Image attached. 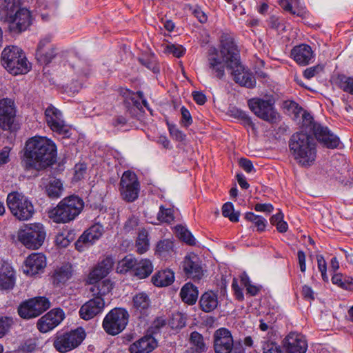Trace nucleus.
Wrapping results in <instances>:
<instances>
[{"mask_svg": "<svg viewBox=\"0 0 353 353\" xmlns=\"http://www.w3.org/2000/svg\"><path fill=\"white\" fill-rule=\"evenodd\" d=\"M21 157V164L26 171H41L57 161V146L50 139L44 137L28 139Z\"/></svg>", "mask_w": 353, "mask_h": 353, "instance_id": "1", "label": "nucleus"}, {"mask_svg": "<svg viewBox=\"0 0 353 353\" xmlns=\"http://www.w3.org/2000/svg\"><path fill=\"white\" fill-rule=\"evenodd\" d=\"M220 53L225 59L227 68L231 70L234 81L241 86L252 88L256 85V79L252 73L245 70L240 62V56L236 46L230 38L221 39Z\"/></svg>", "mask_w": 353, "mask_h": 353, "instance_id": "2", "label": "nucleus"}, {"mask_svg": "<svg viewBox=\"0 0 353 353\" xmlns=\"http://www.w3.org/2000/svg\"><path fill=\"white\" fill-rule=\"evenodd\" d=\"M289 148L294 159L301 165H312L316 157V143L307 133L296 132L289 141Z\"/></svg>", "mask_w": 353, "mask_h": 353, "instance_id": "3", "label": "nucleus"}, {"mask_svg": "<svg viewBox=\"0 0 353 353\" xmlns=\"http://www.w3.org/2000/svg\"><path fill=\"white\" fill-rule=\"evenodd\" d=\"M21 0H5L4 8L7 10L5 23L12 34L25 31L31 24V15L26 8H21Z\"/></svg>", "mask_w": 353, "mask_h": 353, "instance_id": "4", "label": "nucleus"}, {"mask_svg": "<svg viewBox=\"0 0 353 353\" xmlns=\"http://www.w3.org/2000/svg\"><path fill=\"white\" fill-rule=\"evenodd\" d=\"M83 201L77 196L63 199L50 212V217L56 223H68L74 220L82 211Z\"/></svg>", "mask_w": 353, "mask_h": 353, "instance_id": "5", "label": "nucleus"}, {"mask_svg": "<svg viewBox=\"0 0 353 353\" xmlns=\"http://www.w3.org/2000/svg\"><path fill=\"white\" fill-rule=\"evenodd\" d=\"M3 66L12 74L17 75L27 73L30 65L23 50L17 46H8L1 53Z\"/></svg>", "mask_w": 353, "mask_h": 353, "instance_id": "6", "label": "nucleus"}, {"mask_svg": "<svg viewBox=\"0 0 353 353\" xmlns=\"http://www.w3.org/2000/svg\"><path fill=\"white\" fill-rule=\"evenodd\" d=\"M46 237L45 227L40 223L26 224L17 232L18 241L28 249H39L43 244Z\"/></svg>", "mask_w": 353, "mask_h": 353, "instance_id": "7", "label": "nucleus"}, {"mask_svg": "<svg viewBox=\"0 0 353 353\" xmlns=\"http://www.w3.org/2000/svg\"><path fill=\"white\" fill-rule=\"evenodd\" d=\"M6 203L11 213L19 220H28L34 213L31 201L21 192L13 191L9 193Z\"/></svg>", "mask_w": 353, "mask_h": 353, "instance_id": "8", "label": "nucleus"}, {"mask_svg": "<svg viewBox=\"0 0 353 353\" xmlns=\"http://www.w3.org/2000/svg\"><path fill=\"white\" fill-rule=\"evenodd\" d=\"M303 125L309 128L310 132L313 133L316 140L323 147L334 149L339 146L340 143L339 138L333 134L327 127L314 122L310 114H303Z\"/></svg>", "mask_w": 353, "mask_h": 353, "instance_id": "9", "label": "nucleus"}, {"mask_svg": "<svg viewBox=\"0 0 353 353\" xmlns=\"http://www.w3.org/2000/svg\"><path fill=\"white\" fill-rule=\"evenodd\" d=\"M129 317V313L125 309L113 308L104 317L103 328L108 334L115 336L125 328Z\"/></svg>", "mask_w": 353, "mask_h": 353, "instance_id": "10", "label": "nucleus"}, {"mask_svg": "<svg viewBox=\"0 0 353 353\" xmlns=\"http://www.w3.org/2000/svg\"><path fill=\"white\" fill-rule=\"evenodd\" d=\"M85 336V332L81 328L77 329L58 335L54 341V346L58 352L65 353L78 347Z\"/></svg>", "mask_w": 353, "mask_h": 353, "instance_id": "11", "label": "nucleus"}, {"mask_svg": "<svg viewBox=\"0 0 353 353\" xmlns=\"http://www.w3.org/2000/svg\"><path fill=\"white\" fill-rule=\"evenodd\" d=\"M121 198L127 202H133L139 196V182L137 175L131 171L123 174L119 183Z\"/></svg>", "mask_w": 353, "mask_h": 353, "instance_id": "12", "label": "nucleus"}, {"mask_svg": "<svg viewBox=\"0 0 353 353\" xmlns=\"http://www.w3.org/2000/svg\"><path fill=\"white\" fill-rule=\"evenodd\" d=\"M248 105L259 118L270 123L276 121L278 114L274 108V103L272 100L254 98L248 101Z\"/></svg>", "mask_w": 353, "mask_h": 353, "instance_id": "13", "label": "nucleus"}, {"mask_svg": "<svg viewBox=\"0 0 353 353\" xmlns=\"http://www.w3.org/2000/svg\"><path fill=\"white\" fill-rule=\"evenodd\" d=\"M214 350L215 353H231L234 347V340L230 331L221 327L214 333Z\"/></svg>", "mask_w": 353, "mask_h": 353, "instance_id": "14", "label": "nucleus"}, {"mask_svg": "<svg viewBox=\"0 0 353 353\" xmlns=\"http://www.w3.org/2000/svg\"><path fill=\"white\" fill-rule=\"evenodd\" d=\"M64 317L61 309H53L38 320L37 328L41 332L46 333L56 327Z\"/></svg>", "mask_w": 353, "mask_h": 353, "instance_id": "15", "label": "nucleus"}, {"mask_svg": "<svg viewBox=\"0 0 353 353\" xmlns=\"http://www.w3.org/2000/svg\"><path fill=\"white\" fill-rule=\"evenodd\" d=\"M103 232V228L99 223L94 224L90 227L79 238L75 243V247L77 250L82 252L87 247L92 245L98 240Z\"/></svg>", "mask_w": 353, "mask_h": 353, "instance_id": "16", "label": "nucleus"}, {"mask_svg": "<svg viewBox=\"0 0 353 353\" xmlns=\"http://www.w3.org/2000/svg\"><path fill=\"white\" fill-rule=\"evenodd\" d=\"M105 301L100 296H96L85 303L79 310V316L84 320H90L102 312Z\"/></svg>", "mask_w": 353, "mask_h": 353, "instance_id": "17", "label": "nucleus"}, {"mask_svg": "<svg viewBox=\"0 0 353 353\" xmlns=\"http://www.w3.org/2000/svg\"><path fill=\"white\" fill-rule=\"evenodd\" d=\"M285 353H305L307 343L304 336L295 332L290 333L283 341Z\"/></svg>", "mask_w": 353, "mask_h": 353, "instance_id": "18", "label": "nucleus"}, {"mask_svg": "<svg viewBox=\"0 0 353 353\" xmlns=\"http://www.w3.org/2000/svg\"><path fill=\"white\" fill-rule=\"evenodd\" d=\"M45 116L47 124L52 131L61 134L68 133L60 110L50 105L46 108Z\"/></svg>", "mask_w": 353, "mask_h": 353, "instance_id": "19", "label": "nucleus"}, {"mask_svg": "<svg viewBox=\"0 0 353 353\" xmlns=\"http://www.w3.org/2000/svg\"><path fill=\"white\" fill-rule=\"evenodd\" d=\"M16 111L14 101L9 99L0 100V128L9 130L14 122Z\"/></svg>", "mask_w": 353, "mask_h": 353, "instance_id": "20", "label": "nucleus"}, {"mask_svg": "<svg viewBox=\"0 0 353 353\" xmlns=\"http://www.w3.org/2000/svg\"><path fill=\"white\" fill-rule=\"evenodd\" d=\"M181 265L185 274L190 279L199 280L203 275L201 261L195 254L186 256Z\"/></svg>", "mask_w": 353, "mask_h": 353, "instance_id": "21", "label": "nucleus"}, {"mask_svg": "<svg viewBox=\"0 0 353 353\" xmlns=\"http://www.w3.org/2000/svg\"><path fill=\"white\" fill-rule=\"evenodd\" d=\"M56 54V48L51 43L50 37H46L39 41L36 51V58L39 62L48 64Z\"/></svg>", "mask_w": 353, "mask_h": 353, "instance_id": "22", "label": "nucleus"}, {"mask_svg": "<svg viewBox=\"0 0 353 353\" xmlns=\"http://www.w3.org/2000/svg\"><path fill=\"white\" fill-rule=\"evenodd\" d=\"M158 346L157 340L150 333L132 343L128 347L130 353H150Z\"/></svg>", "mask_w": 353, "mask_h": 353, "instance_id": "23", "label": "nucleus"}, {"mask_svg": "<svg viewBox=\"0 0 353 353\" xmlns=\"http://www.w3.org/2000/svg\"><path fill=\"white\" fill-rule=\"evenodd\" d=\"M46 265L45 256L41 253H34L25 261L23 272L27 275L34 276L42 272Z\"/></svg>", "mask_w": 353, "mask_h": 353, "instance_id": "24", "label": "nucleus"}, {"mask_svg": "<svg viewBox=\"0 0 353 353\" xmlns=\"http://www.w3.org/2000/svg\"><path fill=\"white\" fill-rule=\"evenodd\" d=\"M221 57H219L218 51L214 48L212 52L209 54L208 58L209 68L214 76L221 79L225 76V67L227 66L225 59L221 54Z\"/></svg>", "mask_w": 353, "mask_h": 353, "instance_id": "25", "label": "nucleus"}, {"mask_svg": "<svg viewBox=\"0 0 353 353\" xmlns=\"http://www.w3.org/2000/svg\"><path fill=\"white\" fill-rule=\"evenodd\" d=\"M291 56L299 65H306L314 58V53L310 46L301 44L292 48Z\"/></svg>", "mask_w": 353, "mask_h": 353, "instance_id": "26", "label": "nucleus"}, {"mask_svg": "<svg viewBox=\"0 0 353 353\" xmlns=\"http://www.w3.org/2000/svg\"><path fill=\"white\" fill-rule=\"evenodd\" d=\"M72 265L70 263L63 264L54 270L52 276V283L57 285L64 284L72 277Z\"/></svg>", "mask_w": 353, "mask_h": 353, "instance_id": "27", "label": "nucleus"}, {"mask_svg": "<svg viewBox=\"0 0 353 353\" xmlns=\"http://www.w3.org/2000/svg\"><path fill=\"white\" fill-rule=\"evenodd\" d=\"M217 294L212 291L203 293L199 300L200 308L205 312H210L214 310L218 306Z\"/></svg>", "mask_w": 353, "mask_h": 353, "instance_id": "28", "label": "nucleus"}, {"mask_svg": "<svg viewBox=\"0 0 353 353\" xmlns=\"http://www.w3.org/2000/svg\"><path fill=\"white\" fill-rule=\"evenodd\" d=\"M198 295L197 288L191 283H185L181 289L180 296L181 300L190 305L195 304Z\"/></svg>", "mask_w": 353, "mask_h": 353, "instance_id": "29", "label": "nucleus"}, {"mask_svg": "<svg viewBox=\"0 0 353 353\" xmlns=\"http://www.w3.org/2000/svg\"><path fill=\"white\" fill-rule=\"evenodd\" d=\"M149 296L143 292L137 293L132 298L133 308L141 314H145L150 306Z\"/></svg>", "mask_w": 353, "mask_h": 353, "instance_id": "30", "label": "nucleus"}, {"mask_svg": "<svg viewBox=\"0 0 353 353\" xmlns=\"http://www.w3.org/2000/svg\"><path fill=\"white\" fill-rule=\"evenodd\" d=\"M15 283L13 270L6 266L0 271V290H8L13 288Z\"/></svg>", "mask_w": 353, "mask_h": 353, "instance_id": "31", "label": "nucleus"}, {"mask_svg": "<svg viewBox=\"0 0 353 353\" xmlns=\"http://www.w3.org/2000/svg\"><path fill=\"white\" fill-rule=\"evenodd\" d=\"M174 281V272L170 270L159 271L152 277V283L157 287L171 285Z\"/></svg>", "mask_w": 353, "mask_h": 353, "instance_id": "32", "label": "nucleus"}, {"mask_svg": "<svg viewBox=\"0 0 353 353\" xmlns=\"http://www.w3.org/2000/svg\"><path fill=\"white\" fill-rule=\"evenodd\" d=\"M153 271V265L149 259L137 261L134 275L139 279L147 278Z\"/></svg>", "mask_w": 353, "mask_h": 353, "instance_id": "33", "label": "nucleus"}, {"mask_svg": "<svg viewBox=\"0 0 353 353\" xmlns=\"http://www.w3.org/2000/svg\"><path fill=\"white\" fill-rule=\"evenodd\" d=\"M190 343L196 353H205L208 350L203 336L198 332L194 331L190 334Z\"/></svg>", "mask_w": 353, "mask_h": 353, "instance_id": "34", "label": "nucleus"}, {"mask_svg": "<svg viewBox=\"0 0 353 353\" xmlns=\"http://www.w3.org/2000/svg\"><path fill=\"white\" fill-rule=\"evenodd\" d=\"M30 299L20 304L18 307L19 315L24 319H30L38 316L36 312H34V306Z\"/></svg>", "mask_w": 353, "mask_h": 353, "instance_id": "35", "label": "nucleus"}, {"mask_svg": "<svg viewBox=\"0 0 353 353\" xmlns=\"http://www.w3.org/2000/svg\"><path fill=\"white\" fill-rule=\"evenodd\" d=\"M63 190V184L59 179L50 181L46 187V192L51 199H57L61 196Z\"/></svg>", "mask_w": 353, "mask_h": 353, "instance_id": "36", "label": "nucleus"}, {"mask_svg": "<svg viewBox=\"0 0 353 353\" xmlns=\"http://www.w3.org/2000/svg\"><path fill=\"white\" fill-rule=\"evenodd\" d=\"M113 288L112 283L109 279L103 280L98 283L97 285L91 288L90 291L93 292L94 296H103L108 294Z\"/></svg>", "mask_w": 353, "mask_h": 353, "instance_id": "37", "label": "nucleus"}, {"mask_svg": "<svg viewBox=\"0 0 353 353\" xmlns=\"http://www.w3.org/2000/svg\"><path fill=\"white\" fill-rule=\"evenodd\" d=\"M137 261V260H136L132 255H128L119 261L117 270L118 272L121 274L126 273L130 270L134 272Z\"/></svg>", "mask_w": 353, "mask_h": 353, "instance_id": "38", "label": "nucleus"}, {"mask_svg": "<svg viewBox=\"0 0 353 353\" xmlns=\"http://www.w3.org/2000/svg\"><path fill=\"white\" fill-rule=\"evenodd\" d=\"M34 306V312H36L38 316L50 307L49 300L44 296H38L30 299Z\"/></svg>", "mask_w": 353, "mask_h": 353, "instance_id": "39", "label": "nucleus"}, {"mask_svg": "<svg viewBox=\"0 0 353 353\" xmlns=\"http://www.w3.org/2000/svg\"><path fill=\"white\" fill-rule=\"evenodd\" d=\"M336 83L344 92L353 94V77L343 74L339 75Z\"/></svg>", "mask_w": 353, "mask_h": 353, "instance_id": "40", "label": "nucleus"}, {"mask_svg": "<svg viewBox=\"0 0 353 353\" xmlns=\"http://www.w3.org/2000/svg\"><path fill=\"white\" fill-rule=\"evenodd\" d=\"M139 61L148 69L152 70L154 74H157L160 72V67L154 55L150 54L142 57L139 59Z\"/></svg>", "mask_w": 353, "mask_h": 353, "instance_id": "41", "label": "nucleus"}, {"mask_svg": "<svg viewBox=\"0 0 353 353\" xmlns=\"http://www.w3.org/2000/svg\"><path fill=\"white\" fill-rule=\"evenodd\" d=\"M136 248L137 252L139 254H143L148 250L149 240L148 238V232L145 230L139 232L136 241Z\"/></svg>", "mask_w": 353, "mask_h": 353, "instance_id": "42", "label": "nucleus"}, {"mask_svg": "<svg viewBox=\"0 0 353 353\" xmlns=\"http://www.w3.org/2000/svg\"><path fill=\"white\" fill-rule=\"evenodd\" d=\"M245 219L248 221L254 223L258 231L262 232L265 230L267 223L265 218L256 215L253 212H247L245 215Z\"/></svg>", "mask_w": 353, "mask_h": 353, "instance_id": "43", "label": "nucleus"}, {"mask_svg": "<svg viewBox=\"0 0 353 353\" xmlns=\"http://www.w3.org/2000/svg\"><path fill=\"white\" fill-rule=\"evenodd\" d=\"M174 243L169 239L160 241L157 245L156 252L161 256L173 252Z\"/></svg>", "mask_w": 353, "mask_h": 353, "instance_id": "44", "label": "nucleus"}, {"mask_svg": "<svg viewBox=\"0 0 353 353\" xmlns=\"http://www.w3.org/2000/svg\"><path fill=\"white\" fill-rule=\"evenodd\" d=\"M222 214L225 217H228L232 222H238L240 213L234 212V205L232 203L228 202L222 207Z\"/></svg>", "mask_w": 353, "mask_h": 353, "instance_id": "45", "label": "nucleus"}, {"mask_svg": "<svg viewBox=\"0 0 353 353\" xmlns=\"http://www.w3.org/2000/svg\"><path fill=\"white\" fill-rule=\"evenodd\" d=\"M334 284H336L342 288L353 290V279H343V276L340 274H334L332 278Z\"/></svg>", "mask_w": 353, "mask_h": 353, "instance_id": "46", "label": "nucleus"}, {"mask_svg": "<svg viewBox=\"0 0 353 353\" xmlns=\"http://www.w3.org/2000/svg\"><path fill=\"white\" fill-rule=\"evenodd\" d=\"M157 219L161 222L171 223L174 220L172 209L165 208L163 205H161Z\"/></svg>", "mask_w": 353, "mask_h": 353, "instance_id": "47", "label": "nucleus"}, {"mask_svg": "<svg viewBox=\"0 0 353 353\" xmlns=\"http://www.w3.org/2000/svg\"><path fill=\"white\" fill-rule=\"evenodd\" d=\"M177 232L180 239L190 245H194L196 240L191 232L186 228L179 225L176 227Z\"/></svg>", "mask_w": 353, "mask_h": 353, "instance_id": "48", "label": "nucleus"}, {"mask_svg": "<svg viewBox=\"0 0 353 353\" xmlns=\"http://www.w3.org/2000/svg\"><path fill=\"white\" fill-rule=\"evenodd\" d=\"M109 274V272L106 270L102 268L101 265L99 263L98 265L92 270V271L89 274V279L91 283L96 282L98 280H100L107 274Z\"/></svg>", "mask_w": 353, "mask_h": 353, "instance_id": "49", "label": "nucleus"}, {"mask_svg": "<svg viewBox=\"0 0 353 353\" xmlns=\"http://www.w3.org/2000/svg\"><path fill=\"white\" fill-rule=\"evenodd\" d=\"M109 274V272L106 270L102 268L101 265L99 263L98 265L92 270V271L89 274V279L91 283L96 282L98 280H100L107 274Z\"/></svg>", "mask_w": 353, "mask_h": 353, "instance_id": "50", "label": "nucleus"}, {"mask_svg": "<svg viewBox=\"0 0 353 353\" xmlns=\"http://www.w3.org/2000/svg\"><path fill=\"white\" fill-rule=\"evenodd\" d=\"M14 323L13 319L10 316L0 317V339L4 336Z\"/></svg>", "mask_w": 353, "mask_h": 353, "instance_id": "51", "label": "nucleus"}, {"mask_svg": "<svg viewBox=\"0 0 353 353\" xmlns=\"http://www.w3.org/2000/svg\"><path fill=\"white\" fill-rule=\"evenodd\" d=\"M185 323L186 321L181 313L174 314L173 318L169 322L172 329H181L185 325Z\"/></svg>", "mask_w": 353, "mask_h": 353, "instance_id": "52", "label": "nucleus"}, {"mask_svg": "<svg viewBox=\"0 0 353 353\" xmlns=\"http://www.w3.org/2000/svg\"><path fill=\"white\" fill-rule=\"evenodd\" d=\"M263 353H282V350L276 343L266 341L263 344Z\"/></svg>", "mask_w": 353, "mask_h": 353, "instance_id": "53", "label": "nucleus"}, {"mask_svg": "<svg viewBox=\"0 0 353 353\" xmlns=\"http://www.w3.org/2000/svg\"><path fill=\"white\" fill-rule=\"evenodd\" d=\"M166 325V320L162 317H157L156 318L154 321L152 323V325L148 329V333L151 334L152 336L154 334L157 333L159 330L164 327Z\"/></svg>", "mask_w": 353, "mask_h": 353, "instance_id": "54", "label": "nucleus"}, {"mask_svg": "<svg viewBox=\"0 0 353 353\" xmlns=\"http://www.w3.org/2000/svg\"><path fill=\"white\" fill-rule=\"evenodd\" d=\"M241 281L243 285L246 288L247 293L252 296H255L259 292V288L254 285L250 284L248 276L243 275L241 276Z\"/></svg>", "mask_w": 353, "mask_h": 353, "instance_id": "55", "label": "nucleus"}, {"mask_svg": "<svg viewBox=\"0 0 353 353\" xmlns=\"http://www.w3.org/2000/svg\"><path fill=\"white\" fill-rule=\"evenodd\" d=\"M323 70V67L320 65L312 66L305 69L303 72V76L307 79H310L316 75L321 73Z\"/></svg>", "mask_w": 353, "mask_h": 353, "instance_id": "56", "label": "nucleus"}, {"mask_svg": "<svg viewBox=\"0 0 353 353\" xmlns=\"http://www.w3.org/2000/svg\"><path fill=\"white\" fill-rule=\"evenodd\" d=\"M190 10L192 11V14L199 20L200 23H204L207 21L208 17L200 7L197 6L194 7L191 6Z\"/></svg>", "mask_w": 353, "mask_h": 353, "instance_id": "57", "label": "nucleus"}, {"mask_svg": "<svg viewBox=\"0 0 353 353\" xmlns=\"http://www.w3.org/2000/svg\"><path fill=\"white\" fill-rule=\"evenodd\" d=\"M181 123L185 127H188L192 123V119L189 110L184 106L181 108Z\"/></svg>", "mask_w": 353, "mask_h": 353, "instance_id": "58", "label": "nucleus"}, {"mask_svg": "<svg viewBox=\"0 0 353 353\" xmlns=\"http://www.w3.org/2000/svg\"><path fill=\"white\" fill-rule=\"evenodd\" d=\"M170 134L177 141H183L185 139V134L174 125L169 126Z\"/></svg>", "mask_w": 353, "mask_h": 353, "instance_id": "59", "label": "nucleus"}, {"mask_svg": "<svg viewBox=\"0 0 353 353\" xmlns=\"http://www.w3.org/2000/svg\"><path fill=\"white\" fill-rule=\"evenodd\" d=\"M37 347L34 339H28L21 345V350L24 352H32Z\"/></svg>", "mask_w": 353, "mask_h": 353, "instance_id": "60", "label": "nucleus"}, {"mask_svg": "<svg viewBox=\"0 0 353 353\" xmlns=\"http://www.w3.org/2000/svg\"><path fill=\"white\" fill-rule=\"evenodd\" d=\"M167 49L169 52L172 53L174 57L178 58L182 57L185 52L182 46L179 45L172 44L168 46Z\"/></svg>", "mask_w": 353, "mask_h": 353, "instance_id": "61", "label": "nucleus"}, {"mask_svg": "<svg viewBox=\"0 0 353 353\" xmlns=\"http://www.w3.org/2000/svg\"><path fill=\"white\" fill-rule=\"evenodd\" d=\"M139 225V219L135 216L129 218L124 225V230L129 232L134 230Z\"/></svg>", "mask_w": 353, "mask_h": 353, "instance_id": "62", "label": "nucleus"}, {"mask_svg": "<svg viewBox=\"0 0 353 353\" xmlns=\"http://www.w3.org/2000/svg\"><path fill=\"white\" fill-rule=\"evenodd\" d=\"M232 288L234 291L236 298L239 301L243 300V294L242 292V290L238 284L237 279L235 278L233 279V280H232Z\"/></svg>", "mask_w": 353, "mask_h": 353, "instance_id": "63", "label": "nucleus"}, {"mask_svg": "<svg viewBox=\"0 0 353 353\" xmlns=\"http://www.w3.org/2000/svg\"><path fill=\"white\" fill-rule=\"evenodd\" d=\"M236 117L243 122L244 125L252 127L254 125L251 118L245 112L238 110L236 111Z\"/></svg>", "mask_w": 353, "mask_h": 353, "instance_id": "64", "label": "nucleus"}]
</instances>
